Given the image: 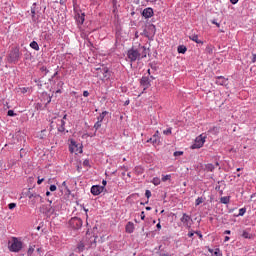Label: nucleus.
I'll use <instances>...</instances> for the list:
<instances>
[{"label":"nucleus","instance_id":"nucleus-1","mask_svg":"<svg viewBox=\"0 0 256 256\" xmlns=\"http://www.w3.org/2000/svg\"><path fill=\"white\" fill-rule=\"evenodd\" d=\"M8 249L11 253H19L23 249V242L17 237H12L8 242Z\"/></svg>","mask_w":256,"mask_h":256},{"label":"nucleus","instance_id":"nucleus-2","mask_svg":"<svg viewBox=\"0 0 256 256\" xmlns=\"http://www.w3.org/2000/svg\"><path fill=\"white\" fill-rule=\"evenodd\" d=\"M19 59H21V52L19 51V48L18 47L12 48L8 55V62L19 63Z\"/></svg>","mask_w":256,"mask_h":256},{"label":"nucleus","instance_id":"nucleus-3","mask_svg":"<svg viewBox=\"0 0 256 256\" xmlns=\"http://www.w3.org/2000/svg\"><path fill=\"white\" fill-rule=\"evenodd\" d=\"M96 246V239L95 237H91L89 239V244H85L83 242H80L77 246V252L78 253H83V251H85V247L86 249H90V247H95Z\"/></svg>","mask_w":256,"mask_h":256},{"label":"nucleus","instance_id":"nucleus-4","mask_svg":"<svg viewBox=\"0 0 256 256\" xmlns=\"http://www.w3.org/2000/svg\"><path fill=\"white\" fill-rule=\"evenodd\" d=\"M27 197L32 205H37V203H43V197L35 192H28Z\"/></svg>","mask_w":256,"mask_h":256},{"label":"nucleus","instance_id":"nucleus-5","mask_svg":"<svg viewBox=\"0 0 256 256\" xmlns=\"http://www.w3.org/2000/svg\"><path fill=\"white\" fill-rule=\"evenodd\" d=\"M205 139H207V135L205 134H200L196 137L194 144L192 145V149H201V147L205 145Z\"/></svg>","mask_w":256,"mask_h":256},{"label":"nucleus","instance_id":"nucleus-6","mask_svg":"<svg viewBox=\"0 0 256 256\" xmlns=\"http://www.w3.org/2000/svg\"><path fill=\"white\" fill-rule=\"evenodd\" d=\"M97 76L100 77V79H109L111 77V73L109 72V68L102 66V68H96Z\"/></svg>","mask_w":256,"mask_h":256},{"label":"nucleus","instance_id":"nucleus-7","mask_svg":"<svg viewBox=\"0 0 256 256\" xmlns=\"http://www.w3.org/2000/svg\"><path fill=\"white\" fill-rule=\"evenodd\" d=\"M69 226L72 229H81L83 227V220L79 217H73L69 220Z\"/></svg>","mask_w":256,"mask_h":256},{"label":"nucleus","instance_id":"nucleus-8","mask_svg":"<svg viewBox=\"0 0 256 256\" xmlns=\"http://www.w3.org/2000/svg\"><path fill=\"white\" fill-rule=\"evenodd\" d=\"M127 57L131 63H135V61H137V59H140L138 49L128 50Z\"/></svg>","mask_w":256,"mask_h":256},{"label":"nucleus","instance_id":"nucleus-9","mask_svg":"<svg viewBox=\"0 0 256 256\" xmlns=\"http://www.w3.org/2000/svg\"><path fill=\"white\" fill-rule=\"evenodd\" d=\"M181 223H183L184 227H187V229H191V216L187 215V213H184L180 219Z\"/></svg>","mask_w":256,"mask_h":256},{"label":"nucleus","instance_id":"nucleus-10","mask_svg":"<svg viewBox=\"0 0 256 256\" xmlns=\"http://www.w3.org/2000/svg\"><path fill=\"white\" fill-rule=\"evenodd\" d=\"M147 53H149V49H147V47H145V46L138 47L139 59H145V57H147Z\"/></svg>","mask_w":256,"mask_h":256},{"label":"nucleus","instance_id":"nucleus-11","mask_svg":"<svg viewBox=\"0 0 256 256\" xmlns=\"http://www.w3.org/2000/svg\"><path fill=\"white\" fill-rule=\"evenodd\" d=\"M104 189H105V187H103V186L94 185L91 187V193H92V195H101V193H103Z\"/></svg>","mask_w":256,"mask_h":256},{"label":"nucleus","instance_id":"nucleus-12","mask_svg":"<svg viewBox=\"0 0 256 256\" xmlns=\"http://www.w3.org/2000/svg\"><path fill=\"white\" fill-rule=\"evenodd\" d=\"M140 85L143 87V90L145 91V89H149V87H151V82L147 77H142L140 80Z\"/></svg>","mask_w":256,"mask_h":256},{"label":"nucleus","instance_id":"nucleus-13","mask_svg":"<svg viewBox=\"0 0 256 256\" xmlns=\"http://www.w3.org/2000/svg\"><path fill=\"white\" fill-rule=\"evenodd\" d=\"M40 211H41V213L47 214V213H53L54 210H53V206H51V204H49L48 206L42 205L40 207Z\"/></svg>","mask_w":256,"mask_h":256},{"label":"nucleus","instance_id":"nucleus-14","mask_svg":"<svg viewBox=\"0 0 256 256\" xmlns=\"http://www.w3.org/2000/svg\"><path fill=\"white\" fill-rule=\"evenodd\" d=\"M76 22L78 25H83L85 23V13L77 14L75 16Z\"/></svg>","mask_w":256,"mask_h":256},{"label":"nucleus","instance_id":"nucleus-15","mask_svg":"<svg viewBox=\"0 0 256 256\" xmlns=\"http://www.w3.org/2000/svg\"><path fill=\"white\" fill-rule=\"evenodd\" d=\"M227 81H228L227 78H225L223 76H217L215 83H216V85H222L223 86V85H227Z\"/></svg>","mask_w":256,"mask_h":256},{"label":"nucleus","instance_id":"nucleus-16","mask_svg":"<svg viewBox=\"0 0 256 256\" xmlns=\"http://www.w3.org/2000/svg\"><path fill=\"white\" fill-rule=\"evenodd\" d=\"M142 15L145 17V19H150V17L153 15V8H145Z\"/></svg>","mask_w":256,"mask_h":256},{"label":"nucleus","instance_id":"nucleus-17","mask_svg":"<svg viewBox=\"0 0 256 256\" xmlns=\"http://www.w3.org/2000/svg\"><path fill=\"white\" fill-rule=\"evenodd\" d=\"M126 233H133L135 231V224L133 222H128L125 227Z\"/></svg>","mask_w":256,"mask_h":256},{"label":"nucleus","instance_id":"nucleus-18","mask_svg":"<svg viewBox=\"0 0 256 256\" xmlns=\"http://www.w3.org/2000/svg\"><path fill=\"white\" fill-rule=\"evenodd\" d=\"M189 40L194 41V43H198L200 45H203V41L199 40V35H197V34L189 35Z\"/></svg>","mask_w":256,"mask_h":256},{"label":"nucleus","instance_id":"nucleus-19","mask_svg":"<svg viewBox=\"0 0 256 256\" xmlns=\"http://www.w3.org/2000/svg\"><path fill=\"white\" fill-rule=\"evenodd\" d=\"M31 15H32L33 21H37L38 17L36 16L37 15L36 4H33V6L31 7Z\"/></svg>","mask_w":256,"mask_h":256},{"label":"nucleus","instance_id":"nucleus-20","mask_svg":"<svg viewBox=\"0 0 256 256\" xmlns=\"http://www.w3.org/2000/svg\"><path fill=\"white\" fill-rule=\"evenodd\" d=\"M242 237H243L244 239H253V234H250L248 231L244 230V231L242 232Z\"/></svg>","mask_w":256,"mask_h":256},{"label":"nucleus","instance_id":"nucleus-21","mask_svg":"<svg viewBox=\"0 0 256 256\" xmlns=\"http://www.w3.org/2000/svg\"><path fill=\"white\" fill-rule=\"evenodd\" d=\"M30 47L31 49H34V51H39V44L37 43V41H32L30 43Z\"/></svg>","mask_w":256,"mask_h":256},{"label":"nucleus","instance_id":"nucleus-22","mask_svg":"<svg viewBox=\"0 0 256 256\" xmlns=\"http://www.w3.org/2000/svg\"><path fill=\"white\" fill-rule=\"evenodd\" d=\"M109 112L107 111H103L99 116H98V121H100V123H103V119H105V116L108 114Z\"/></svg>","mask_w":256,"mask_h":256},{"label":"nucleus","instance_id":"nucleus-23","mask_svg":"<svg viewBox=\"0 0 256 256\" xmlns=\"http://www.w3.org/2000/svg\"><path fill=\"white\" fill-rule=\"evenodd\" d=\"M177 51H178V53L185 54V53H187V47H185L184 45L178 46Z\"/></svg>","mask_w":256,"mask_h":256},{"label":"nucleus","instance_id":"nucleus-24","mask_svg":"<svg viewBox=\"0 0 256 256\" xmlns=\"http://www.w3.org/2000/svg\"><path fill=\"white\" fill-rule=\"evenodd\" d=\"M230 198L228 196L221 197L220 203H223L224 205L229 204Z\"/></svg>","mask_w":256,"mask_h":256},{"label":"nucleus","instance_id":"nucleus-25","mask_svg":"<svg viewBox=\"0 0 256 256\" xmlns=\"http://www.w3.org/2000/svg\"><path fill=\"white\" fill-rule=\"evenodd\" d=\"M205 170L213 172L215 170V166L213 164H206Z\"/></svg>","mask_w":256,"mask_h":256},{"label":"nucleus","instance_id":"nucleus-26","mask_svg":"<svg viewBox=\"0 0 256 256\" xmlns=\"http://www.w3.org/2000/svg\"><path fill=\"white\" fill-rule=\"evenodd\" d=\"M153 185H161V179L159 177H155L152 180Z\"/></svg>","mask_w":256,"mask_h":256},{"label":"nucleus","instance_id":"nucleus-27","mask_svg":"<svg viewBox=\"0 0 256 256\" xmlns=\"http://www.w3.org/2000/svg\"><path fill=\"white\" fill-rule=\"evenodd\" d=\"M152 145H159V141H160V137L158 136V137H155L154 135H153V137H152Z\"/></svg>","mask_w":256,"mask_h":256},{"label":"nucleus","instance_id":"nucleus-28","mask_svg":"<svg viewBox=\"0 0 256 256\" xmlns=\"http://www.w3.org/2000/svg\"><path fill=\"white\" fill-rule=\"evenodd\" d=\"M58 131H60L61 133H63V131H65V120H61V125H60Z\"/></svg>","mask_w":256,"mask_h":256},{"label":"nucleus","instance_id":"nucleus-29","mask_svg":"<svg viewBox=\"0 0 256 256\" xmlns=\"http://www.w3.org/2000/svg\"><path fill=\"white\" fill-rule=\"evenodd\" d=\"M102 123L103 122H100L99 120H97V122L94 124L95 131H98V129H101Z\"/></svg>","mask_w":256,"mask_h":256},{"label":"nucleus","instance_id":"nucleus-30","mask_svg":"<svg viewBox=\"0 0 256 256\" xmlns=\"http://www.w3.org/2000/svg\"><path fill=\"white\" fill-rule=\"evenodd\" d=\"M171 180V174L163 175L162 176V181L165 183V181H170Z\"/></svg>","mask_w":256,"mask_h":256},{"label":"nucleus","instance_id":"nucleus-31","mask_svg":"<svg viewBox=\"0 0 256 256\" xmlns=\"http://www.w3.org/2000/svg\"><path fill=\"white\" fill-rule=\"evenodd\" d=\"M246 212H247V209L241 208V209H239V214H238V215H239L240 217H243Z\"/></svg>","mask_w":256,"mask_h":256},{"label":"nucleus","instance_id":"nucleus-32","mask_svg":"<svg viewBox=\"0 0 256 256\" xmlns=\"http://www.w3.org/2000/svg\"><path fill=\"white\" fill-rule=\"evenodd\" d=\"M201 203H203V198L198 197V198L196 199V201H195L196 207L199 206V205H201Z\"/></svg>","mask_w":256,"mask_h":256},{"label":"nucleus","instance_id":"nucleus-33","mask_svg":"<svg viewBox=\"0 0 256 256\" xmlns=\"http://www.w3.org/2000/svg\"><path fill=\"white\" fill-rule=\"evenodd\" d=\"M171 133H172V128H168V129L163 131L164 135H171Z\"/></svg>","mask_w":256,"mask_h":256},{"label":"nucleus","instance_id":"nucleus-34","mask_svg":"<svg viewBox=\"0 0 256 256\" xmlns=\"http://www.w3.org/2000/svg\"><path fill=\"white\" fill-rule=\"evenodd\" d=\"M15 207H17V204H16V203H10V204H8V209H10V210L15 209Z\"/></svg>","mask_w":256,"mask_h":256},{"label":"nucleus","instance_id":"nucleus-35","mask_svg":"<svg viewBox=\"0 0 256 256\" xmlns=\"http://www.w3.org/2000/svg\"><path fill=\"white\" fill-rule=\"evenodd\" d=\"M8 117H15V112L13 110H8V113H7Z\"/></svg>","mask_w":256,"mask_h":256},{"label":"nucleus","instance_id":"nucleus-36","mask_svg":"<svg viewBox=\"0 0 256 256\" xmlns=\"http://www.w3.org/2000/svg\"><path fill=\"white\" fill-rule=\"evenodd\" d=\"M34 251H35V248L30 247V248L28 249V251H27V254H28V255H33Z\"/></svg>","mask_w":256,"mask_h":256},{"label":"nucleus","instance_id":"nucleus-37","mask_svg":"<svg viewBox=\"0 0 256 256\" xmlns=\"http://www.w3.org/2000/svg\"><path fill=\"white\" fill-rule=\"evenodd\" d=\"M181 155H183V151L174 152V157H181Z\"/></svg>","mask_w":256,"mask_h":256},{"label":"nucleus","instance_id":"nucleus-38","mask_svg":"<svg viewBox=\"0 0 256 256\" xmlns=\"http://www.w3.org/2000/svg\"><path fill=\"white\" fill-rule=\"evenodd\" d=\"M145 196L147 197V199H151V190H146Z\"/></svg>","mask_w":256,"mask_h":256},{"label":"nucleus","instance_id":"nucleus-39","mask_svg":"<svg viewBox=\"0 0 256 256\" xmlns=\"http://www.w3.org/2000/svg\"><path fill=\"white\" fill-rule=\"evenodd\" d=\"M75 147H77V145H75V143L72 142V146L70 147L71 153H75Z\"/></svg>","mask_w":256,"mask_h":256},{"label":"nucleus","instance_id":"nucleus-40","mask_svg":"<svg viewBox=\"0 0 256 256\" xmlns=\"http://www.w3.org/2000/svg\"><path fill=\"white\" fill-rule=\"evenodd\" d=\"M43 181H45V178H41V176H38L37 184L41 185V183H43Z\"/></svg>","mask_w":256,"mask_h":256},{"label":"nucleus","instance_id":"nucleus-41","mask_svg":"<svg viewBox=\"0 0 256 256\" xmlns=\"http://www.w3.org/2000/svg\"><path fill=\"white\" fill-rule=\"evenodd\" d=\"M40 71H42V73H49V70H47V67H45V66H42L40 68Z\"/></svg>","mask_w":256,"mask_h":256},{"label":"nucleus","instance_id":"nucleus-42","mask_svg":"<svg viewBox=\"0 0 256 256\" xmlns=\"http://www.w3.org/2000/svg\"><path fill=\"white\" fill-rule=\"evenodd\" d=\"M50 191H57V186H55V185H51L50 186Z\"/></svg>","mask_w":256,"mask_h":256},{"label":"nucleus","instance_id":"nucleus-43","mask_svg":"<svg viewBox=\"0 0 256 256\" xmlns=\"http://www.w3.org/2000/svg\"><path fill=\"white\" fill-rule=\"evenodd\" d=\"M140 217H141L142 221H145V212L144 211L141 212Z\"/></svg>","mask_w":256,"mask_h":256},{"label":"nucleus","instance_id":"nucleus-44","mask_svg":"<svg viewBox=\"0 0 256 256\" xmlns=\"http://www.w3.org/2000/svg\"><path fill=\"white\" fill-rule=\"evenodd\" d=\"M83 97H89V91L85 90V91L83 92Z\"/></svg>","mask_w":256,"mask_h":256},{"label":"nucleus","instance_id":"nucleus-45","mask_svg":"<svg viewBox=\"0 0 256 256\" xmlns=\"http://www.w3.org/2000/svg\"><path fill=\"white\" fill-rule=\"evenodd\" d=\"M230 3H232V5H237V3H239V0H230Z\"/></svg>","mask_w":256,"mask_h":256},{"label":"nucleus","instance_id":"nucleus-46","mask_svg":"<svg viewBox=\"0 0 256 256\" xmlns=\"http://www.w3.org/2000/svg\"><path fill=\"white\" fill-rule=\"evenodd\" d=\"M196 235H198L199 239H203V234H201V232H195Z\"/></svg>","mask_w":256,"mask_h":256},{"label":"nucleus","instance_id":"nucleus-47","mask_svg":"<svg viewBox=\"0 0 256 256\" xmlns=\"http://www.w3.org/2000/svg\"><path fill=\"white\" fill-rule=\"evenodd\" d=\"M256 61V54H252V63H255Z\"/></svg>","mask_w":256,"mask_h":256},{"label":"nucleus","instance_id":"nucleus-48","mask_svg":"<svg viewBox=\"0 0 256 256\" xmlns=\"http://www.w3.org/2000/svg\"><path fill=\"white\" fill-rule=\"evenodd\" d=\"M213 25H216L217 27H221V24L217 23L215 20L212 21Z\"/></svg>","mask_w":256,"mask_h":256},{"label":"nucleus","instance_id":"nucleus-49","mask_svg":"<svg viewBox=\"0 0 256 256\" xmlns=\"http://www.w3.org/2000/svg\"><path fill=\"white\" fill-rule=\"evenodd\" d=\"M193 235H195V232H193V231H190V232L188 233V237H193Z\"/></svg>","mask_w":256,"mask_h":256},{"label":"nucleus","instance_id":"nucleus-50","mask_svg":"<svg viewBox=\"0 0 256 256\" xmlns=\"http://www.w3.org/2000/svg\"><path fill=\"white\" fill-rule=\"evenodd\" d=\"M224 233L225 235H231V230H226Z\"/></svg>","mask_w":256,"mask_h":256},{"label":"nucleus","instance_id":"nucleus-51","mask_svg":"<svg viewBox=\"0 0 256 256\" xmlns=\"http://www.w3.org/2000/svg\"><path fill=\"white\" fill-rule=\"evenodd\" d=\"M37 253H39V255H41V253H43V250H41V248H38Z\"/></svg>","mask_w":256,"mask_h":256},{"label":"nucleus","instance_id":"nucleus-52","mask_svg":"<svg viewBox=\"0 0 256 256\" xmlns=\"http://www.w3.org/2000/svg\"><path fill=\"white\" fill-rule=\"evenodd\" d=\"M154 137H159V130L155 132Z\"/></svg>","mask_w":256,"mask_h":256},{"label":"nucleus","instance_id":"nucleus-53","mask_svg":"<svg viewBox=\"0 0 256 256\" xmlns=\"http://www.w3.org/2000/svg\"><path fill=\"white\" fill-rule=\"evenodd\" d=\"M229 239H230L229 236H225L224 241L227 242L229 241Z\"/></svg>","mask_w":256,"mask_h":256},{"label":"nucleus","instance_id":"nucleus-54","mask_svg":"<svg viewBox=\"0 0 256 256\" xmlns=\"http://www.w3.org/2000/svg\"><path fill=\"white\" fill-rule=\"evenodd\" d=\"M156 227H157V229H161V223H158V224L156 225Z\"/></svg>","mask_w":256,"mask_h":256},{"label":"nucleus","instance_id":"nucleus-55","mask_svg":"<svg viewBox=\"0 0 256 256\" xmlns=\"http://www.w3.org/2000/svg\"><path fill=\"white\" fill-rule=\"evenodd\" d=\"M147 143H153V138H150L149 140H147Z\"/></svg>","mask_w":256,"mask_h":256},{"label":"nucleus","instance_id":"nucleus-56","mask_svg":"<svg viewBox=\"0 0 256 256\" xmlns=\"http://www.w3.org/2000/svg\"><path fill=\"white\" fill-rule=\"evenodd\" d=\"M62 185H63V187H67V182L64 181V182L62 183Z\"/></svg>","mask_w":256,"mask_h":256},{"label":"nucleus","instance_id":"nucleus-57","mask_svg":"<svg viewBox=\"0 0 256 256\" xmlns=\"http://www.w3.org/2000/svg\"><path fill=\"white\" fill-rule=\"evenodd\" d=\"M49 195H51V192L47 191L46 192V197H49Z\"/></svg>","mask_w":256,"mask_h":256},{"label":"nucleus","instance_id":"nucleus-58","mask_svg":"<svg viewBox=\"0 0 256 256\" xmlns=\"http://www.w3.org/2000/svg\"><path fill=\"white\" fill-rule=\"evenodd\" d=\"M102 185H104V186L107 185V181L103 180Z\"/></svg>","mask_w":256,"mask_h":256},{"label":"nucleus","instance_id":"nucleus-59","mask_svg":"<svg viewBox=\"0 0 256 256\" xmlns=\"http://www.w3.org/2000/svg\"><path fill=\"white\" fill-rule=\"evenodd\" d=\"M84 165H89V162L87 160H85Z\"/></svg>","mask_w":256,"mask_h":256},{"label":"nucleus","instance_id":"nucleus-60","mask_svg":"<svg viewBox=\"0 0 256 256\" xmlns=\"http://www.w3.org/2000/svg\"><path fill=\"white\" fill-rule=\"evenodd\" d=\"M146 211H151V207H146Z\"/></svg>","mask_w":256,"mask_h":256},{"label":"nucleus","instance_id":"nucleus-61","mask_svg":"<svg viewBox=\"0 0 256 256\" xmlns=\"http://www.w3.org/2000/svg\"><path fill=\"white\" fill-rule=\"evenodd\" d=\"M64 119H67V114H65V115L63 116V120H62V121H64Z\"/></svg>","mask_w":256,"mask_h":256},{"label":"nucleus","instance_id":"nucleus-62","mask_svg":"<svg viewBox=\"0 0 256 256\" xmlns=\"http://www.w3.org/2000/svg\"><path fill=\"white\" fill-rule=\"evenodd\" d=\"M47 201H48V203H49L50 205H51V203H53V201H52V200H49V199H48Z\"/></svg>","mask_w":256,"mask_h":256},{"label":"nucleus","instance_id":"nucleus-63","mask_svg":"<svg viewBox=\"0 0 256 256\" xmlns=\"http://www.w3.org/2000/svg\"><path fill=\"white\" fill-rule=\"evenodd\" d=\"M162 256H172V255H169V254H162Z\"/></svg>","mask_w":256,"mask_h":256},{"label":"nucleus","instance_id":"nucleus-64","mask_svg":"<svg viewBox=\"0 0 256 256\" xmlns=\"http://www.w3.org/2000/svg\"><path fill=\"white\" fill-rule=\"evenodd\" d=\"M70 256H75V253H71Z\"/></svg>","mask_w":256,"mask_h":256}]
</instances>
